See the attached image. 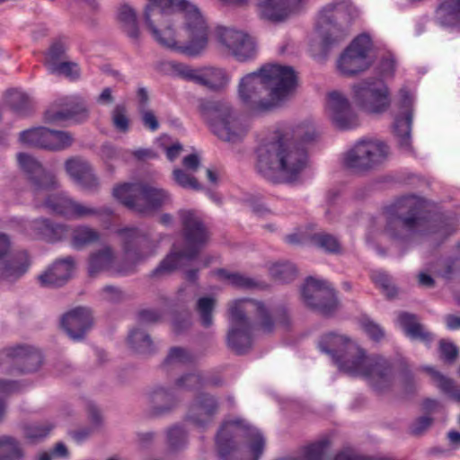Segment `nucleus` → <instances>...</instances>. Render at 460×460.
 <instances>
[{"mask_svg": "<svg viewBox=\"0 0 460 460\" xmlns=\"http://www.w3.org/2000/svg\"><path fill=\"white\" fill-rule=\"evenodd\" d=\"M172 176L175 182L182 188L195 190L201 189L197 179L181 169H174Z\"/></svg>", "mask_w": 460, "mask_h": 460, "instance_id": "13d9d810", "label": "nucleus"}, {"mask_svg": "<svg viewBox=\"0 0 460 460\" xmlns=\"http://www.w3.org/2000/svg\"><path fill=\"white\" fill-rule=\"evenodd\" d=\"M432 422V418L429 416L418 418L411 426V433L415 436H420L431 426Z\"/></svg>", "mask_w": 460, "mask_h": 460, "instance_id": "338daca9", "label": "nucleus"}, {"mask_svg": "<svg viewBox=\"0 0 460 460\" xmlns=\"http://www.w3.org/2000/svg\"><path fill=\"white\" fill-rule=\"evenodd\" d=\"M305 304L323 315L332 314L338 307L332 287L326 281L309 277L301 289Z\"/></svg>", "mask_w": 460, "mask_h": 460, "instance_id": "6ab92c4d", "label": "nucleus"}, {"mask_svg": "<svg viewBox=\"0 0 460 460\" xmlns=\"http://www.w3.org/2000/svg\"><path fill=\"white\" fill-rule=\"evenodd\" d=\"M388 146L377 139H360L344 154L345 167L355 172H366L385 161Z\"/></svg>", "mask_w": 460, "mask_h": 460, "instance_id": "ddd939ff", "label": "nucleus"}, {"mask_svg": "<svg viewBox=\"0 0 460 460\" xmlns=\"http://www.w3.org/2000/svg\"><path fill=\"white\" fill-rule=\"evenodd\" d=\"M53 425L46 423H31L24 428L25 438L32 443L38 442L40 439L46 438L50 430L53 429Z\"/></svg>", "mask_w": 460, "mask_h": 460, "instance_id": "8fccbe9b", "label": "nucleus"}, {"mask_svg": "<svg viewBox=\"0 0 460 460\" xmlns=\"http://www.w3.org/2000/svg\"><path fill=\"white\" fill-rule=\"evenodd\" d=\"M354 100L369 113H382L390 105L389 92L382 80L368 79L353 86Z\"/></svg>", "mask_w": 460, "mask_h": 460, "instance_id": "2eb2a0df", "label": "nucleus"}, {"mask_svg": "<svg viewBox=\"0 0 460 460\" xmlns=\"http://www.w3.org/2000/svg\"><path fill=\"white\" fill-rule=\"evenodd\" d=\"M303 0H261L258 4L262 18L280 22L296 13Z\"/></svg>", "mask_w": 460, "mask_h": 460, "instance_id": "473e14b6", "label": "nucleus"}, {"mask_svg": "<svg viewBox=\"0 0 460 460\" xmlns=\"http://www.w3.org/2000/svg\"><path fill=\"white\" fill-rule=\"evenodd\" d=\"M296 75L288 66L266 64L241 78L238 97L251 112L261 113L281 105L295 89Z\"/></svg>", "mask_w": 460, "mask_h": 460, "instance_id": "f03ea898", "label": "nucleus"}, {"mask_svg": "<svg viewBox=\"0 0 460 460\" xmlns=\"http://www.w3.org/2000/svg\"><path fill=\"white\" fill-rule=\"evenodd\" d=\"M175 387L186 391L198 390L205 387L204 378L199 373L185 374L176 379Z\"/></svg>", "mask_w": 460, "mask_h": 460, "instance_id": "09e8293b", "label": "nucleus"}, {"mask_svg": "<svg viewBox=\"0 0 460 460\" xmlns=\"http://www.w3.org/2000/svg\"><path fill=\"white\" fill-rule=\"evenodd\" d=\"M195 359V355L188 349L181 347H173L170 349L164 363L167 366L174 364H188L192 363Z\"/></svg>", "mask_w": 460, "mask_h": 460, "instance_id": "864d4df0", "label": "nucleus"}, {"mask_svg": "<svg viewBox=\"0 0 460 460\" xmlns=\"http://www.w3.org/2000/svg\"><path fill=\"white\" fill-rule=\"evenodd\" d=\"M19 140L28 146L57 152L70 147L74 137L67 131L38 127L22 131Z\"/></svg>", "mask_w": 460, "mask_h": 460, "instance_id": "a211bd4d", "label": "nucleus"}, {"mask_svg": "<svg viewBox=\"0 0 460 460\" xmlns=\"http://www.w3.org/2000/svg\"><path fill=\"white\" fill-rule=\"evenodd\" d=\"M439 350L444 360L453 362L458 355L457 348L451 342L441 341L439 343Z\"/></svg>", "mask_w": 460, "mask_h": 460, "instance_id": "69168bd1", "label": "nucleus"}, {"mask_svg": "<svg viewBox=\"0 0 460 460\" xmlns=\"http://www.w3.org/2000/svg\"><path fill=\"white\" fill-rule=\"evenodd\" d=\"M332 10V6L324 9L317 24V31L321 37V54L323 56H326L332 48L341 42L347 36L346 32L333 22L332 17L326 14Z\"/></svg>", "mask_w": 460, "mask_h": 460, "instance_id": "cd10ccee", "label": "nucleus"}, {"mask_svg": "<svg viewBox=\"0 0 460 460\" xmlns=\"http://www.w3.org/2000/svg\"><path fill=\"white\" fill-rule=\"evenodd\" d=\"M438 14L450 24L460 22V0H444L439 5Z\"/></svg>", "mask_w": 460, "mask_h": 460, "instance_id": "49530a36", "label": "nucleus"}, {"mask_svg": "<svg viewBox=\"0 0 460 460\" xmlns=\"http://www.w3.org/2000/svg\"><path fill=\"white\" fill-rule=\"evenodd\" d=\"M327 114L332 124L341 130H349L359 126V119L349 100L341 93L333 91L328 94Z\"/></svg>", "mask_w": 460, "mask_h": 460, "instance_id": "4be33fe9", "label": "nucleus"}, {"mask_svg": "<svg viewBox=\"0 0 460 460\" xmlns=\"http://www.w3.org/2000/svg\"><path fill=\"white\" fill-rule=\"evenodd\" d=\"M17 161L20 169L25 173L31 183L34 203L36 207L41 208L49 192L58 189V181L55 175L45 170L42 164L32 155L26 153H19Z\"/></svg>", "mask_w": 460, "mask_h": 460, "instance_id": "f8f14e48", "label": "nucleus"}, {"mask_svg": "<svg viewBox=\"0 0 460 460\" xmlns=\"http://www.w3.org/2000/svg\"><path fill=\"white\" fill-rule=\"evenodd\" d=\"M385 233L396 240H406L415 234H437L445 238L456 232V220L447 217L430 218L422 199L404 197L384 211Z\"/></svg>", "mask_w": 460, "mask_h": 460, "instance_id": "20e7f679", "label": "nucleus"}, {"mask_svg": "<svg viewBox=\"0 0 460 460\" xmlns=\"http://www.w3.org/2000/svg\"><path fill=\"white\" fill-rule=\"evenodd\" d=\"M74 270L75 259L72 256H67L57 260L38 279L43 287H61L71 278Z\"/></svg>", "mask_w": 460, "mask_h": 460, "instance_id": "7c9ffc66", "label": "nucleus"}, {"mask_svg": "<svg viewBox=\"0 0 460 460\" xmlns=\"http://www.w3.org/2000/svg\"><path fill=\"white\" fill-rule=\"evenodd\" d=\"M111 121L114 128L122 133L129 130V119L125 104H117L111 112Z\"/></svg>", "mask_w": 460, "mask_h": 460, "instance_id": "3c124183", "label": "nucleus"}, {"mask_svg": "<svg viewBox=\"0 0 460 460\" xmlns=\"http://www.w3.org/2000/svg\"><path fill=\"white\" fill-rule=\"evenodd\" d=\"M398 322L405 334L411 340H418L426 344L430 343L434 337L419 323L417 316L402 312L398 315Z\"/></svg>", "mask_w": 460, "mask_h": 460, "instance_id": "c9c22d12", "label": "nucleus"}, {"mask_svg": "<svg viewBox=\"0 0 460 460\" xmlns=\"http://www.w3.org/2000/svg\"><path fill=\"white\" fill-rule=\"evenodd\" d=\"M128 342L139 354H150L155 349L149 334L142 329L132 330L128 334Z\"/></svg>", "mask_w": 460, "mask_h": 460, "instance_id": "37998d69", "label": "nucleus"}, {"mask_svg": "<svg viewBox=\"0 0 460 460\" xmlns=\"http://www.w3.org/2000/svg\"><path fill=\"white\" fill-rule=\"evenodd\" d=\"M11 241L7 234L0 233V279L13 280L26 272L30 261L26 252L9 258Z\"/></svg>", "mask_w": 460, "mask_h": 460, "instance_id": "393cba45", "label": "nucleus"}, {"mask_svg": "<svg viewBox=\"0 0 460 460\" xmlns=\"http://www.w3.org/2000/svg\"><path fill=\"white\" fill-rule=\"evenodd\" d=\"M256 169L267 180L277 182L297 181L307 165V154L302 144L288 135L265 139L257 148Z\"/></svg>", "mask_w": 460, "mask_h": 460, "instance_id": "39448f33", "label": "nucleus"}, {"mask_svg": "<svg viewBox=\"0 0 460 460\" xmlns=\"http://www.w3.org/2000/svg\"><path fill=\"white\" fill-rule=\"evenodd\" d=\"M398 381L402 389L407 394L411 393L415 388V379L412 373L408 368H403L400 372Z\"/></svg>", "mask_w": 460, "mask_h": 460, "instance_id": "0e129e2a", "label": "nucleus"}, {"mask_svg": "<svg viewBox=\"0 0 460 460\" xmlns=\"http://www.w3.org/2000/svg\"><path fill=\"white\" fill-rule=\"evenodd\" d=\"M123 238L125 257L134 265L155 253V249L147 236L137 228H125L118 232Z\"/></svg>", "mask_w": 460, "mask_h": 460, "instance_id": "5701e85b", "label": "nucleus"}, {"mask_svg": "<svg viewBox=\"0 0 460 460\" xmlns=\"http://www.w3.org/2000/svg\"><path fill=\"white\" fill-rule=\"evenodd\" d=\"M215 303V299L207 296L199 298L197 302V310L204 327H209L213 323L212 312Z\"/></svg>", "mask_w": 460, "mask_h": 460, "instance_id": "603ef678", "label": "nucleus"}, {"mask_svg": "<svg viewBox=\"0 0 460 460\" xmlns=\"http://www.w3.org/2000/svg\"><path fill=\"white\" fill-rule=\"evenodd\" d=\"M23 449L15 438L0 436V460H23Z\"/></svg>", "mask_w": 460, "mask_h": 460, "instance_id": "79ce46f5", "label": "nucleus"}, {"mask_svg": "<svg viewBox=\"0 0 460 460\" xmlns=\"http://www.w3.org/2000/svg\"><path fill=\"white\" fill-rule=\"evenodd\" d=\"M118 21L125 33L131 40L137 41L139 38L140 31L137 22L136 12L127 4L122 5L118 12Z\"/></svg>", "mask_w": 460, "mask_h": 460, "instance_id": "a19ab883", "label": "nucleus"}, {"mask_svg": "<svg viewBox=\"0 0 460 460\" xmlns=\"http://www.w3.org/2000/svg\"><path fill=\"white\" fill-rule=\"evenodd\" d=\"M190 325V317L188 313L176 314L172 321V326L176 333H181Z\"/></svg>", "mask_w": 460, "mask_h": 460, "instance_id": "774afa93", "label": "nucleus"}, {"mask_svg": "<svg viewBox=\"0 0 460 460\" xmlns=\"http://www.w3.org/2000/svg\"><path fill=\"white\" fill-rule=\"evenodd\" d=\"M49 71L52 74L65 75L71 80L77 79L80 76V69L75 62L62 61L59 64H50Z\"/></svg>", "mask_w": 460, "mask_h": 460, "instance_id": "5fc2aeb1", "label": "nucleus"}, {"mask_svg": "<svg viewBox=\"0 0 460 460\" xmlns=\"http://www.w3.org/2000/svg\"><path fill=\"white\" fill-rule=\"evenodd\" d=\"M215 274L222 280L237 288L265 289L267 284L263 281L247 277L239 272H232L224 269L217 270Z\"/></svg>", "mask_w": 460, "mask_h": 460, "instance_id": "4c0bfd02", "label": "nucleus"}, {"mask_svg": "<svg viewBox=\"0 0 460 460\" xmlns=\"http://www.w3.org/2000/svg\"><path fill=\"white\" fill-rule=\"evenodd\" d=\"M186 442V431L181 426L175 425L167 430V445L172 451L182 448Z\"/></svg>", "mask_w": 460, "mask_h": 460, "instance_id": "6e6d98bb", "label": "nucleus"}, {"mask_svg": "<svg viewBox=\"0 0 460 460\" xmlns=\"http://www.w3.org/2000/svg\"><path fill=\"white\" fill-rule=\"evenodd\" d=\"M217 36L218 41L228 49L236 60L244 62L256 56V42L247 33L232 28H218Z\"/></svg>", "mask_w": 460, "mask_h": 460, "instance_id": "412c9836", "label": "nucleus"}, {"mask_svg": "<svg viewBox=\"0 0 460 460\" xmlns=\"http://www.w3.org/2000/svg\"><path fill=\"white\" fill-rule=\"evenodd\" d=\"M371 279L388 298H393L396 295V288L386 273L375 271L372 273Z\"/></svg>", "mask_w": 460, "mask_h": 460, "instance_id": "4d7b16f0", "label": "nucleus"}, {"mask_svg": "<svg viewBox=\"0 0 460 460\" xmlns=\"http://www.w3.org/2000/svg\"><path fill=\"white\" fill-rule=\"evenodd\" d=\"M148 29L151 31L152 36L155 40L164 48L177 50L181 53H185L190 56H194L202 51L207 44H208V26L206 25V42L202 48L195 52H190L187 50V48L190 45L194 35L197 34V30L195 28V23L192 22V28L194 30V33H191L187 28L185 24L184 29L186 33L188 34V40L186 42L182 43L176 36V33L172 28L173 23V16H170L167 18H158V20H153L152 22H146Z\"/></svg>", "mask_w": 460, "mask_h": 460, "instance_id": "4468645a", "label": "nucleus"}, {"mask_svg": "<svg viewBox=\"0 0 460 460\" xmlns=\"http://www.w3.org/2000/svg\"><path fill=\"white\" fill-rule=\"evenodd\" d=\"M25 231L31 238L57 242L67 236L68 226L53 224L49 219L39 218L29 222L25 226Z\"/></svg>", "mask_w": 460, "mask_h": 460, "instance_id": "2f4dec72", "label": "nucleus"}, {"mask_svg": "<svg viewBox=\"0 0 460 460\" xmlns=\"http://www.w3.org/2000/svg\"><path fill=\"white\" fill-rule=\"evenodd\" d=\"M330 447V439L328 438H322L306 446L301 456L297 457H285L278 460H323Z\"/></svg>", "mask_w": 460, "mask_h": 460, "instance_id": "ea45409f", "label": "nucleus"}, {"mask_svg": "<svg viewBox=\"0 0 460 460\" xmlns=\"http://www.w3.org/2000/svg\"><path fill=\"white\" fill-rule=\"evenodd\" d=\"M92 323L91 312L84 307L73 309L66 314L61 320L63 329L74 341L82 340L91 328Z\"/></svg>", "mask_w": 460, "mask_h": 460, "instance_id": "c756f323", "label": "nucleus"}, {"mask_svg": "<svg viewBox=\"0 0 460 460\" xmlns=\"http://www.w3.org/2000/svg\"><path fill=\"white\" fill-rule=\"evenodd\" d=\"M113 196L128 208L150 215L171 203V194L164 189L148 183H123L113 189Z\"/></svg>", "mask_w": 460, "mask_h": 460, "instance_id": "9d476101", "label": "nucleus"}, {"mask_svg": "<svg viewBox=\"0 0 460 460\" xmlns=\"http://www.w3.org/2000/svg\"><path fill=\"white\" fill-rule=\"evenodd\" d=\"M143 125L151 131L159 128V122L153 111L146 108H138Z\"/></svg>", "mask_w": 460, "mask_h": 460, "instance_id": "e2e57ef3", "label": "nucleus"}, {"mask_svg": "<svg viewBox=\"0 0 460 460\" xmlns=\"http://www.w3.org/2000/svg\"><path fill=\"white\" fill-rule=\"evenodd\" d=\"M200 111L212 133L223 141L239 142L249 130L246 121L225 100L205 101L200 105Z\"/></svg>", "mask_w": 460, "mask_h": 460, "instance_id": "6e6552de", "label": "nucleus"}, {"mask_svg": "<svg viewBox=\"0 0 460 460\" xmlns=\"http://www.w3.org/2000/svg\"><path fill=\"white\" fill-rule=\"evenodd\" d=\"M89 116L83 103H75L72 98L65 97L55 102L44 113V121L49 124H60L66 120L80 123Z\"/></svg>", "mask_w": 460, "mask_h": 460, "instance_id": "b1692460", "label": "nucleus"}, {"mask_svg": "<svg viewBox=\"0 0 460 460\" xmlns=\"http://www.w3.org/2000/svg\"><path fill=\"white\" fill-rule=\"evenodd\" d=\"M148 411L153 417H159L171 412L177 405L178 400L169 389L155 387L148 396Z\"/></svg>", "mask_w": 460, "mask_h": 460, "instance_id": "f704fd0d", "label": "nucleus"}, {"mask_svg": "<svg viewBox=\"0 0 460 460\" xmlns=\"http://www.w3.org/2000/svg\"><path fill=\"white\" fill-rule=\"evenodd\" d=\"M41 208L71 219H83L102 215L109 216L112 213L111 209L108 208H97L76 201L64 192L49 196Z\"/></svg>", "mask_w": 460, "mask_h": 460, "instance_id": "f3484780", "label": "nucleus"}, {"mask_svg": "<svg viewBox=\"0 0 460 460\" xmlns=\"http://www.w3.org/2000/svg\"><path fill=\"white\" fill-rule=\"evenodd\" d=\"M216 444L222 460H259L265 438L259 429L244 420L234 419L221 426Z\"/></svg>", "mask_w": 460, "mask_h": 460, "instance_id": "0eeeda50", "label": "nucleus"}, {"mask_svg": "<svg viewBox=\"0 0 460 460\" xmlns=\"http://www.w3.org/2000/svg\"><path fill=\"white\" fill-rule=\"evenodd\" d=\"M457 273H460V242L456 244L453 256L446 261L444 270L441 272L442 276L447 279H450Z\"/></svg>", "mask_w": 460, "mask_h": 460, "instance_id": "bf43d9fd", "label": "nucleus"}, {"mask_svg": "<svg viewBox=\"0 0 460 460\" xmlns=\"http://www.w3.org/2000/svg\"><path fill=\"white\" fill-rule=\"evenodd\" d=\"M371 46L369 36L361 34L355 38L338 59L339 71L344 75L352 76L367 70L372 64L369 57Z\"/></svg>", "mask_w": 460, "mask_h": 460, "instance_id": "dca6fc26", "label": "nucleus"}, {"mask_svg": "<svg viewBox=\"0 0 460 460\" xmlns=\"http://www.w3.org/2000/svg\"><path fill=\"white\" fill-rule=\"evenodd\" d=\"M160 68L165 73L194 82L211 91H219L225 88L230 81L228 74L220 67L193 68L182 63L166 61L161 63Z\"/></svg>", "mask_w": 460, "mask_h": 460, "instance_id": "9b49d317", "label": "nucleus"}, {"mask_svg": "<svg viewBox=\"0 0 460 460\" xmlns=\"http://www.w3.org/2000/svg\"><path fill=\"white\" fill-rule=\"evenodd\" d=\"M313 243L330 253H338L341 252V243L332 234L327 233L315 234L312 236Z\"/></svg>", "mask_w": 460, "mask_h": 460, "instance_id": "de8ad7c7", "label": "nucleus"}, {"mask_svg": "<svg viewBox=\"0 0 460 460\" xmlns=\"http://www.w3.org/2000/svg\"><path fill=\"white\" fill-rule=\"evenodd\" d=\"M424 370L430 375L432 382L443 394L454 402L460 403V386L453 379L442 375L431 367H426Z\"/></svg>", "mask_w": 460, "mask_h": 460, "instance_id": "58836bf2", "label": "nucleus"}, {"mask_svg": "<svg viewBox=\"0 0 460 460\" xmlns=\"http://www.w3.org/2000/svg\"><path fill=\"white\" fill-rule=\"evenodd\" d=\"M66 46L60 41H57L51 45L47 55V66L50 64H59L66 53Z\"/></svg>", "mask_w": 460, "mask_h": 460, "instance_id": "680f3d73", "label": "nucleus"}, {"mask_svg": "<svg viewBox=\"0 0 460 460\" xmlns=\"http://www.w3.org/2000/svg\"><path fill=\"white\" fill-rule=\"evenodd\" d=\"M270 276L280 283H288L296 276V267L291 262H277L270 268Z\"/></svg>", "mask_w": 460, "mask_h": 460, "instance_id": "a18cd8bd", "label": "nucleus"}, {"mask_svg": "<svg viewBox=\"0 0 460 460\" xmlns=\"http://www.w3.org/2000/svg\"><path fill=\"white\" fill-rule=\"evenodd\" d=\"M8 105L19 114H27L33 108V100L24 92L13 89L6 93Z\"/></svg>", "mask_w": 460, "mask_h": 460, "instance_id": "c03bdc74", "label": "nucleus"}, {"mask_svg": "<svg viewBox=\"0 0 460 460\" xmlns=\"http://www.w3.org/2000/svg\"><path fill=\"white\" fill-rule=\"evenodd\" d=\"M42 356L31 346H17L0 351V367L6 373H29L39 369Z\"/></svg>", "mask_w": 460, "mask_h": 460, "instance_id": "aec40b11", "label": "nucleus"}, {"mask_svg": "<svg viewBox=\"0 0 460 460\" xmlns=\"http://www.w3.org/2000/svg\"><path fill=\"white\" fill-rule=\"evenodd\" d=\"M228 312L227 346L240 355L252 348L255 327L270 333L278 327H288L290 323L289 312L284 305L270 308L261 301L250 298L233 301Z\"/></svg>", "mask_w": 460, "mask_h": 460, "instance_id": "f257e3e1", "label": "nucleus"}, {"mask_svg": "<svg viewBox=\"0 0 460 460\" xmlns=\"http://www.w3.org/2000/svg\"><path fill=\"white\" fill-rule=\"evenodd\" d=\"M361 325L367 334L374 341H380L385 336L383 328L374 321L365 318L361 322Z\"/></svg>", "mask_w": 460, "mask_h": 460, "instance_id": "052dcab7", "label": "nucleus"}, {"mask_svg": "<svg viewBox=\"0 0 460 460\" xmlns=\"http://www.w3.org/2000/svg\"><path fill=\"white\" fill-rule=\"evenodd\" d=\"M70 236V244L75 250H82L90 246L100 240V233L89 226L78 225L73 228L68 226V234Z\"/></svg>", "mask_w": 460, "mask_h": 460, "instance_id": "e433bc0d", "label": "nucleus"}, {"mask_svg": "<svg viewBox=\"0 0 460 460\" xmlns=\"http://www.w3.org/2000/svg\"><path fill=\"white\" fill-rule=\"evenodd\" d=\"M116 255L111 246H103L101 249L93 251L87 259V272L91 278H96L99 275L109 272L111 275H127L132 271V269H114L113 265Z\"/></svg>", "mask_w": 460, "mask_h": 460, "instance_id": "a878e982", "label": "nucleus"}, {"mask_svg": "<svg viewBox=\"0 0 460 460\" xmlns=\"http://www.w3.org/2000/svg\"><path fill=\"white\" fill-rule=\"evenodd\" d=\"M65 169L73 181L87 190H96L99 181L89 163L81 157H71L65 163Z\"/></svg>", "mask_w": 460, "mask_h": 460, "instance_id": "c85d7f7f", "label": "nucleus"}, {"mask_svg": "<svg viewBox=\"0 0 460 460\" xmlns=\"http://www.w3.org/2000/svg\"><path fill=\"white\" fill-rule=\"evenodd\" d=\"M218 402L208 394H198L189 407L187 420L199 428L210 424L217 413Z\"/></svg>", "mask_w": 460, "mask_h": 460, "instance_id": "bb28decb", "label": "nucleus"}, {"mask_svg": "<svg viewBox=\"0 0 460 460\" xmlns=\"http://www.w3.org/2000/svg\"><path fill=\"white\" fill-rule=\"evenodd\" d=\"M319 349L330 356L339 369L351 376H364L377 390L392 385L391 363L379 355L367 356L355 341L337 333H328L319 341Z\"/></svg>", "mask_w": 460, "mask_h": 460, "instance_id": "7ed1b4c3", "label": "nucleus"}, {"mask_svg": "<svg viewBox=\"0 0 460 460\" xmlns=\"http://www.w3.org/2000/svg\"><path fill=\"white\" fill-rule=\"evenodd\" d=\"M411 105V96L408 91L402 89L400 91V106L406 110L405 118H397L394 122V134L397 137L400 147L405 151H410L411 147V130L412 114L409 111Z\"/></svg>", "mask_w": 460, "mask_h": 460, "instance_id": "72a5a7b5", "label": "nucleus"}, {"mask_svg": "<svg viewBox=\"0 0 460 460\" xmlns=\"http://www.w3.org/2000/svg\"><path fill=\"white\" fill-rule=\"evenodd\" d=\"M148 4L145 9V22H152L158 18L174 16L177 11L184 13L187 28L194 33L192 22L195 23L197 34L187 50L195 52L202 48L206 42V22L198 8L187 0H147Z\"/></svg>", "mask_w": 460, "mask_h": 460, "instance_id": "1a4fd4ad", "label": "nucleus"}, {"mask_svg": "<svg viewBox=\"0 0 460 460\" xmlns=\"http://www.w3.org/2000/svg\"><path fill=\"white\" fill-rule=\"evenodd\" d=\"M178 215L183 241L173 243L170 253L151 272L152 278L169 275L193 261L208 241V230L195 211L182 209Z\"/></svg>", "mask_w": 460, "mask_h": 460, "instance_id": "423d86ee", "label": "nucleus"}]
</instances>
